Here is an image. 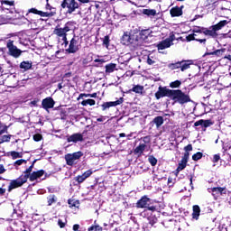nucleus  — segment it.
<instances>
[{"instance_id": "obj_1", "label": "nucleus", "mask_w": 231, "mask_h": 231, "mask_svg": "<svg viewBox=\"0 0 231 231\" xmlns=\"http://www.w3.org/2000/svg\"><path fill=\"white\" fill-rule=\"evenodd\" d=\"M171 100H173L174 104H180V106H184V104L192 102L190 96L185 94L181 89H172Z\"/></svg>"}, {"instance_id": "obj_2", "label": "nucleus", "mask_w": 231, "mask_h": 231, "mask_svg": "<svg viewBox=\"0 0 231 231\" xmlns=\"http://www.w3.org/2000/svg\"><path fill=\"white\" fill-rule=\"evenodd\" d=\"M121 42L125 46H133L134 48H138V43L136 42V35L131 34L129 32H125Z\"/></svg>"}, {"instance_id": "obj_3", "label": "nucleus", "mask_w": 231, "mask_h": 231, "mask_svg": "<svg viewBox=\"0 0 231 231\" xmlns=\"http://www.w3.org/2000/svg\"><path fill=\"white\" fill-rule=\"evenodd\" d=\"M81 4H79L78 0H63L61 3V8H68L67 13L72 14L75 10L80 8Z\"/></svg>"}, {"instance_id": "obj_4", "label": "nucleus", "mask_w": 231, "mask_h": 231, "mask_svg": "<svg viewBox=\"0 0 231 231\" xmlns=\"http://www.w3.org/2000/svg\"><path fill=\"white\" fill-rule=\"evenodd\" d=\"M172 96V89L168 88L167 87L159 86L158 91L155 92V98L156 100H160V98H171Z\"/></svg>"}, {"instance_id": "obj_5", "label": "nucleus", "mask_w": 231, "mask_h": 231, "mask_svg": "<svg viewBox=\"0 0 231 231\" xmlns=\"http://www.w3.org/2000/svg\"><path fill=\"white\" fill-rule=\"evenodd\" d=\"M80 37L74 35L73 38L70 40L69 48L66 50V51L69 53H77V51L80 50Z\"/></svg>"}, {"instance_id": "obj_6", "label": "nucleus", "mask_w": 231, "mask_h": 231, "mask_svg": "<svg viewBox=\"0 0 231 231\" xmlns=\"http://www.w3.org/2000/svg\"><path fill=\"white\" fill-rule=\"evenodd\" d=\"M28 180H25L23 178V175H21L20 177H18L15 180H12L9 183L7 191L8 192H12L14 189H19V187H23L24 185V183H26Z\"/></svg>"}, {"instance_id": "obj_7", "label": "nucleus", "mask_w": 231, "mask_h": 231, "mask_svg": "<svg viewBox=\"0 0 231 231\" xmlns=\"http://www.w3.org/2000/svg\"><path fill=\"white\" fill-rule=\"evenodd\" d=\"M6 48L8 49L9 55L14 57V59L21 57V54L23 53L21 50L17 49V46L14 45V41L12 40L7 41Z\"/></svg>"}, {"instance_id": "obj_8", "label": "nucleus", "mask_w": 231, "mask_h": 231, "mask_svg": "<svg viewBox=\"0 0 231 231\" xmlns=\"http://www.w3.org/2000/svg\"><path fill=\"white\" fill-rule=\"evenodd\" d=\"M149 35H151V30L145 29L142 30L139 32V35H135V41L137 42V48H140L149 39Z\"/></svg>"}, {"instance_id": "obj_9", "label": "nucleus", "mask_w": 231, "mask_h": 231, "mask_svg": "<svg viewBox=\"0 0 231 231\" xmlns=\"http://www.w3.org/2000/svg\"><path fill=\"white\" fill-rule=\"evenodd\" d=\"M88 133V130L83 131L82 134H73L71 135L67 136V142L68 143H78V142H84V134Z\"/></svg>"}, {"instance_id": "obj_10", "label": "nucleus", "mask_w": 231, "mask_h": 231, "mask_svg": "<svg viewBox=\"0 0 231 231\" xmlns=\"http://www.w3.org/2000/svg\"><path fill=\"white\" fill-rule=\"evenodd\" d=\"M30 14H34L35 15H40V17H53L55 15V12H42L39 11L37 8H31L28 10V13L26 14V17L30 15Z\"/></svg>"}, {"instance_id": "obj_11", "label": "nucleus", "mask_w": 231, "mask_h": 231, "mask_svg": "<svg viewBox=\"0 0 231 231\" xmlns=\"http://www.w3.org/2000/svg\"><path fill=\"white\" fill-rule=\"evenodd\" d=\"M120 104H124V97H120L116 101L104 102L101 105L102 111H106V109H109V107H116V106H120Z\"/></svg>"}, {"instance_id": "obj_12", "label": "nucleus", "mask_w": 231, "mask_h": 231, "mask_svg": "<svg viewBox=\"0 0 231 231\" xmlns=\"http://www.w3.org/2000/svg\"><path fill=\"white\" fill-rule=\"evenodd\" d=\"M187 163H189V153L184 154L180 160V162H179V165L175 170L176 176H178V174H180V172H181V171L187 167Z\"/></svg>"}, {"instance_id": "obj_13", "label": "nucleus", "mask_w": 231, "mask_h": 231, "mask_svg": "<svg viewBox=\"0 0 231 231\" xmlns=\"http://www.w3.org/2000/svg\"><path fill=\"white\" fill-rule=\"evenodd\" d=\"M225 51V49H218L211 52H206L203 57H206L207 59H216V57H223Z\"/></svg>"}, {"instance_id": "obj_14", "label": "nucleus", "mask_w": 231, "mask_h": 231, "mask_svg": "<svg viewBox=\"0 0 231 231\" xmlns=\"http://www.w3.org/2000/svg\"><path fill=\"white\" fill-rule=\"evenodd\" d=\"M183 8H185L184 5L180 6H174L170 10L171 17H181L183 15Z\"/></svg>"}, {"instance_id": "obj_15", "label": "nucleus", "mask_w": 231, "mask_h": 231, "mask_svg": "<svg viewBox=\"0 0 231 231\" xmlns=\"http://www.w3.org/2000/svg\"><path fill=\"white\" fill-rule=\"evenodd\" d=\"M151 203V199L147 196H143L135 204L136 208H146Z\"/></svg>"}, {"instance_id": "obj_16", "label": "nucleus", "mask_w": 231, "mask_h": 231, "mask_svg": "<svg viewBox=\"0 0 231 231\" xmlns=\"http://www.w3.org/2000/svg\"><path fill=\"white\" fill-rule=\"evenodd\" d=\"M42 106L45 111H48V109H53L55 106V100H53L51 97H46L42 99Z\"/></svg>"}, {"instance_id": "obj_17", "label": "nucleus", "mask_w": 231, "mask_h": 231, "mask_svg": "<svg viewBox=\"0 0 231 231\" xmlns=\"http://www.w3.org/2000/svg\"><path fill=\"white\" fill-rule=\"evenodd\" d=\"M212 196L217 199L219 196H223V194H226V188L222 187H215L211 188Z\"/></svg>"}, {"instance_id": "obj_18", "label": "nucleus", "mask_w": 231, "mask_h": 231, "mask_svg": "<svg viewBox=\"0 0 231 231\" xmlns=\"http://www.w3.org/2000/svg\"><path fill=\"white\" fill-rule=\"evenodd\" d=\"M213 122L210 119H200L199 121H196L194 123V127H199V125H201V127H204L205 129H207V127H210V125H213Z\"/></svg>"}, {"instance_id": "obj_19", "label": "nucleus", "mask_w": 231, "mask_h": 231, "mask_svg": "<svg viewBox=\"0 0 231 231\" xmlns=\"http://www.w3.org/2000/svg\"><path fill=\"white\" fill-rule=\"evenodd\" d=\"M202 33L204 35H207L208 37H212V39L217 38V32L214 30V27L212 25L209 28H202Z\"/></svg>"}, {"instance_id": "obj_20", "label": "nucleus", "mask_w": 231, "mask_h": 231, "mask_svg": "<svg viewBox=\"0 0 231 231\" xmlns=\"http://www.w3.org/2000/svg\"><path fill=\"white\" fill-rule=\"evenodd\" d=\"M44 170H40L37 171H32L29 180L30 181H35V180H39V178H42L44 176Z\"/></svg>"}, {"instance_id": "obj_21", "label": "nucleus", "mask_w": 231, "mask_h": 231, "mask_svg": "<svg viewBox=\"0 0 231 231\" xmlns=\"http://www.w3.org/2000/svg\"><path fill=\"white\" fill-rule=\"evenodd\" d=\"M35 162H37V160H34L32 162V163L31 164V166H29L24 171L23 175V178L28 181V179L30 178V176H32V171H33V167L35 165Z\"/></svg>"}, {"instance_id": "obj_22", "label": "nucleus", "mask_w": 231, "mask_h": 231, "mask_svg": "<svg viewBox=\"0 0 231 231\" xmlns=\"http://www.w3.org/2000/svg\"><path fill=\"white\" fill-rule=\"evenodd\" d=\"M226 24H228V21L222 20L219 23H217V24L212 25L213 30H215V33H217V32H219V30H222L223 28H225V26H226Z\"/></svg>"}, {"instance_id": "obj_23", "label": "nucleus", "mask_w": 231, "mask_h": 231, "mask_svg": "<svg viewBox=\"0 0 231 231\" xmlns=\"http://www.w3.org/2000/svg\"><path fill=\"white\" fill-rule=\"evenodd\" d=\"M143 15H146V17H156L158 15V13L156 12V9H143L142 10Z\"/></svg>"}, {"instance_id": "obj_24", "label": "nucleus", "mask_w": 231, "mask_h": 231, "mask_svg": "<svg viewBox=\"0 0 231 231\" xmlns=\"http://www.w3.org/2000/svg\"><path fill=\"white\" fill-rule=\"evenodd\" d=\"M192 208H193L192 219H195L196 221H198L201 214V208L198 205H194Z\"/></svg>"}, {"instance_id": "obj_25", "label": "nucleus", "mask_w": 231, "mask_h": 231, "mask_svg": "<svg viewBox=\"0 0 231 231\" xmlns=\"http://www.w3.org/2000/svg\"><path fill=\"white\" fill-rule=\"evenodd\" d=\"M105 71L106 75H111L114 71H116V63H108L105 66Z\"/></svg>"}, {"instance_id": "obj_26", "label": "nucleus", "mask_w": 231, "mask_h": 231, "mask_svg": "<svg viewBox=\"0 0 231 231\" xmlns=\"http://www.w3.org/2000/svg\"><path fill=\"white\" fill-rule=\"evenodd\" d=\"M171 46H172L171 44V41H168L167 39H165L164 41H162L161 42H159L157 44V49L158 50H166V48H171Z\"/></svg>"}, {"instance_id": "obj_27", "label": "nucleus", "mask_w": 231, "mask_h": 231, "mask_svg": "<svg viewBox=\"0 0 231 231\" xmlns=\"http://www.w3.org/2000/svg\"><path fill=\"white\" fill-rule=\"evenodd\" d=\"M53 33H54V35H56L57 37H60L61 39L63 37H66V35H68V33H65L64 30L61 27H60L59 25L55 27Z\"/></svg>"}, {"instance_id": "obj_28", "label": "nucleus", "mask_w": 231, "mask_h": 231, "mask_svg": "<svg viewBox=\"0 0 231 231\" xmlns=\"http://www.w3.org/2000/svg\"><path fill=\"white\" fill-rule=\"evenodd\" d=\"M65 161H66V164L69 165V167H73V165H75V158L73 157V155L71 153H67L65 155Z\"/></svg>"}, {"instance_id": "obj_29", "label": "nucleus", "mask_w": 231, "mask_h": 231, "mask_svg": "<svg viewBox=\"0 0 231 231\" xmlns=\"http://www.w3.org/2000/svg\"><path fill=\"white\" fill-rule=\"evenodd\" d=\"M146 147H147V145L140 143L134 150V154H139V156H142L143 154V152L145 151Z\"/></svg>"}, {"instance_id": "obj_30", "label": "nucleus", "mask_w": 231, "mask_h": 231, "mask_svg": "<svg viewBox=\"0 0 231 231\" xmlns=\"http://www.w3.org/2000/svg\"><path fill=\"white\" fill-rule=\"evenodd\" d=\"M190 64H192L191 60H181L180 61V70L187 71L190 68Z\"/></svg>"}, {"instance_id": "obj_31", "label": "nucleus", "mask_w": 231, "mask_h": 231, "mask_svg": "<svg viewBox=\"0 0 231 231\" xmlns=\"http://www.w3.org/2000/svg\"><path fill=\"white\" fill-rule=\"evenodd\" d=\"M32 61H22L20 63V69H23V71H28V69H32Z\"/></svg>"}, {"instance_id": "obj_32", "label": "nucleus", "mask_w": 231, "mask_h": 231, "mask_svg": "<svg viewBox=\"0 0 231 231\" xmlns=\"http://www.w3.org/2000/svg\"><path fill=\"white\" fill-rule=\"evenodd\" d=\"M163 116H158L152 120V124H155L156 127H162L163 125Z\"/></svg>"}, {"instance_id": "obj_33", "label": "nucleus", "mask_w": 231, "mask_h": 231, "mask_svg": "<svg viewBox=\"0 0 231 231\" xmlns=\"http://www.w3.org/2000/svg\"><path fill=\"white\" fill-rule=\"evenodd\" d=\"M130 91H133V93H137L139 95H142L143 93V86L142 85H134Z\"/></svg>"}, {"instance_id": "obj_34", "label": "nucleus", "mask_w": 231, "mask_h": 231, "mask_svg": "<svg viewBox=\"0 0 231 231\" xmlns=\"http://www.w3.org/2000/svg\"><path fill=\"white\" fill-rule=\"evenodd\" d=\"M7 156H11L12 160H17V158H23V153L15 151L7 152Z\"/></svg>"}, {"instance_id": "obj_35", "label": "nucleus", "mask_w": 231, "mask_h": 231, "mask_svg": "<svg viewBox=\"0 0 231 231\" xmlns=\"http://www.w3.org/2000/svg\"><path fill=\"white\" fill-rule=\"evenodd\" d=\"M47 205L48 207H51L53 203H57V196L55 195H49L47 197Z\"/></svg>"}, {"instance_id": "obj_36", "label": "nucleus", "mask_w": 231, "mask_h": 231, "mask_svg": "<svg viewBox=\"0 0 231 231\" xmlns=\"http://www.w3.org/2000/svg\"><path fill=\"white\" fill-rule=\"evenodd\" d=\"M149 224L151 225V226H154V225H156V223H158V217H156V216L153 215H150L147 217Z\"/></svg>"}, {"instance_id": "obj_37", "label": "nucleus", "mask_w": 231, "mask_h": 231, "mask_svg": "<svg viewBox=\"0 0 231 231\" xmlns=\"http://www.w3.org/2000/svg\"><path fill=\"white\" fill-rule=\"evenodd\" d=\"M97 104V101L95 99H85L81 102V106H95Z\"/></svg>"}, {"instance_id": "obj_38", "label": "nucleus", "mask_w": 231, "mask_h": 231, "mask_svg": "<svg viewBox=\"0 0 231 231\" xmlns=\"http://www.w3.org/2000/svg\"><path fill=\"white\" fill-rule=\"evenodd\" d=\"M180 66H181L180 61L168 64L169 69H171V70L180 69Z\"/></svg>"}, {"instance_id": "obj_39", "label": "nucleus", "mask_w": 231, "mask_h": 231, "mask_svg": "<svg viewBox=\"0 0 231 231\" xmlns=\"http://www.w3.org/2000/svg\"><path fill=\"white\" fill-rule=\"evenodd\" d=\"M147 210H150V212H158V206L152 205L151 202H149L148 206H146V208L144 209V212H147Z\"/></svg>"}, {"instance_id": "obj_40", "label": "nucleus", "mask_w": 231, "mask_h": 231, "mask_svg": "<svg viewBox=\"0 0 231 231\" xmlns=\"http://www.w3.org/2000/svg\"><path fill=\"white\" fill-rule=\"evenodd\" d=\"M11 125H6L3 123H0V135L5 134V133H8V127H10Z\"/></svg>"}, {"instance_id": "obj_41", "label": "nucleus", "mask_w": 231, "mask_h": 231, "mask_svg": "<svg viewBox=\"0 0 231 231\" xmlns=\"http://www.w3.org/2000/svg\"><path fill=\"white\" fill-rule=\"evenodd\" d=\"M148 162L152 165V167H156L158 163V159H156V157H154L153 155H150L148 158Z\"/></svg>"}, {"instance_id": "obj_42", "label": "nucleus", "mask_w": 231, "mask_h": 231, "mask_svg": "<svg viewBox=\"0 0 231 231\" xmlns=\"http://www.w3.org/2000/svg\"><path fill=\"white\" fill-rule=\"evenodd\" d=\"M201 158H203V152H198L192 155L193 162H199Z\"/></svg>"}, {"instance_id": "obj_43", "label": "nucleus", "mask_w": 231, "mask_h": 231, "mask_svg": "<svg viewBox=\"0 0 231 231\" xmlns=\"http://www.w3.org/2000/svg\"><path fill=\"white\" fill-rule=\"evenodd\" d=\"M72 155V157L74 158V160H80V158H82L84 156V153L80 151L79 152H75L73 153H70Z\"/></svg>"}, {"instance_id": "obj_44", "label": "nucleus", "mask_w": 231, "mask_h": 231, "mask_svg": "<svg viewBox=\"0 0 231 231\" xmlns=\"http://www.w3.org/2000/svg\"><path fill=\"white\" fill-rule=\"evenodd\" d=\"M180 86H181V82L178 79L170 83V88H171V89L178 88Z\"/></svg>"}, {"instance_id": "obj_45", "label": "nucleus", "mask_w": 231, "mask_h": 231, "mask_svg": "<svg viewBox=\"0 0 231 231\" xmlns=\"http://www.w3.org/2000/svg\"><path fill=\"white\" fill-rule=\"evenodd\" d=\"M11 139H12V134L3 135L0 138V143H5V142L8 143L10 142Z\"/></svg>"}, {"instance_id": "obj_46", "label": "nucleus", "mask_w": 231, "mask_h": 231, "mask_svg": "<svg viewBox=\"0 0 231 231\" xmlns=\"http://www.w3.org/2000/svg\"><path fill=\"white\" fill-rule=\"evenodd\" d=\"M103 46H106V48H109V42H111V40L109 39V35L105 36L102 39Z\"/></svg>"}, {"instance_id": "obj_47", "label": "nucleus", "mask_w": 231, "mask_h": 231, "mask_svg": "<svg viewBox=\"0 0 231 231\" xmlns=\"http://www.w3.org/2000/svg\"><path fill=\"white\" fill-rule=\"evenodd\" d=\"M75 181H77L78 183H84V181H86V177L84 176V174L78 175L77 177H75Z\"/></svg>"}, {"instance_id": "obj_48", "label": "nucleus", "mask_w": 231, "mask_h": 231, "mask_svg": "<svg viewBox=\"0 0 231 231\" xmlns=\"http://www.w3.org/2000/svg\"><path fill=\"white\" fill-rule=\"evenodd\" d=\"M192 149L193 147L190 143L184 147V151H185L184 154H188V158H189L190 151H192Z\"/></svg>"}, {"instance_id": "obj_49", "label": "nucleus", "mask_w": 231, "mask_h": 231, "mask_svg": "<svg viewBox=\"0 0 231 231\" xmlns=\"http://www.w3.org/2000/svg\"><path fill=\"white\" fill-rule=\"evenodd\" d=\"M141 140L143 142V144L149 145V143H151V135H146L144 137H142Z\"/></svg>"}, {"instance_id": "obj_50", "label": "nucleus", "mask_w": 231, "mask_h": 231, "mask_svg": "<svg viewBox=\"0 0 231 231\" xmlns=\"http://www.w3.org/2000/svg\"><path fill=\"white\" fill-rule=\"evenodd\" d=\"M1 5H2V6H3V5H7L8 6H14L15 5V1H14V0H4V1H2V3H1Z\"/></svg>"}, {"instance_id": "obj_51", "label": "nucleus", "mask_w": 231, "mask_h": 231, "mask_svg": "<svg viewBox=\"0 0 231 231\" xmlns=\"http://www.w3.org/2000/svg\"><path fill=\"white\" fill-rule=\"evenodd\" d=\"M102 231V226H98V225H95V226H91L90 227H88V231Z\"/></svg>"}, {"instance_id": "obj_52", "label": "nucleus", "mask_w": 231, "mask_h": 231, "mask_svg": "<svg viewBox=\"0 0 231 231\" xmlns=\"http://www.w3.org/2000/svg\"><path fill=\"white\" fill-rule=\"evenodd\" d=\"M196 37H198V34H196V33L189 34L186 37V41H188V42H190V41H196Z\"/></svg>"}, {"instance_id": "obj_53", "label": "nucleus", "mask_w": 231, "mask_h": 231, "mask_svg": "<svg viewBox=\"0 0 231 231\" xmlns=\"http://www.w3.org/2000/svg\"><path fill=\"white\" fill-rule=\"evenodd\" d=\"M23 163H28V161L24 160V159H20L17 160L16 162H14V165L15 167V165H23Z\"/></svg>"}, {"instance_id": "obj_54", "label": "nucleus", "mask_w": 231, "mask_h": 231, "mask_svg": "<svg viewBox=\"0 0 231 231\" xmlns=\"http://www.w3.org/2000/svg\"><path fill=\"white\" fill-rule=\"evenodd\" d=\"M69 24H71V23L68 22L65 23L64 28H62L65 33H68V32H70L71 28H69Z\"/></svg>"}, {"instance_id": "obj_55", "label": "nucleus", "mask_w": 231, "mask_h": 231, "mask_svg": "<svg viewBox=\"0 0 231 231\" xmlns=\"http://www.w3.org/2000/svg\"><path fill=\"white\" fill-rule=\"evenodd\" d=\"M33 140H34V142H41V140H42V134H34Z\"/></svg>"}, {"instance_id": "obj_56", "label": "nucleus", "mask_w": 231, "mask_h": 231, "mask_svg": "<svg viewBox=\"0 0 231 231\" xmlns=\"http://www.w3.org/2000/svg\"><path fill=\"white\" fill-rule=\"evenodd\" d=\"M219 160H221V155H219V153H217L213 156L212 162H213V163H217V162H219Z\"/></svg>"}, {"instance_id": "obj_57", "label": "nucleus", "mask_w": 231, "mask_h": 231, "mask_svg": "<svg viewBox=\"0 0 231 231\" xmlns=\"http://www.w3.org/2000/svg\"><path fill=\"white\" fill-rule=\"evenodd\" d=\"M68 203L70 208H73V207H77V201H75L74 199H69L68 200Z\"/></svg>"}, {"instance_id": "obj_58", "label": "nucleus", "mask_w": 231, "mask_h": 231, "mask_svg": "<svg viewBox=\"0 0 231 231\" xmlns=\"http://www.w3.org/2000/svg\"><path fill=\"white\" fill-rule=\"evenodd\" d=\"M91 174H93V171L88 170L87 171H85L83 173V176H85V179L88 180V178H89V176H91Z\"/></svg>"}, {"instance_id": "obj_59", "label": "nucleus", "mask_w": 231, "mask_h": 231, "mask_svg": "<svg viewBox=\"0 0 231 231\" xmlns=\"http://www.w3.org/2000/svg\"><path fill=\"white\" fill-rule=\"evenodd\" d=\"M203 28L205 27H197L193 29V33H203Z\"/></svg>"}, {"instance_id": "obj_60", "label": "nucleus", "mask_w": 231, "mask_h": 231, "mask_svg": "<svg viewBox=\"0 0 231 231\" xmlns=\"http://www.w3.org/2000/svg\"><path fill=\"white\" fill-rule=\"evenodd\" d=\"M224 80H225L226 82H227V83H224V84H223L224 88H230V86H231L230 78H226V79H224Z\"/></svg>"}, {"instance_id": "obj_61", "label": "nucleus", "mask_w": 231, "mask_h": 231, "mask_svg": "<svg viewBox=\"0 0 231 231\" xmlns=\"http://www.w3.org/2000/svg\"><path fill=\"white\" fill-rule=\"evenodd\" d=\"M3 187H5V184H2V187L0 188V196H5V194H6V189Z\"/></svg>"}, {"instance_id": "obj_62", "label": "nucleus", "mask_w": 231, "mask_h": 231, "mask_svg": "<svg viewBox=\"0 0 231 231\" xmlns=\"http://www.w3.org/2000/svg\"><path fill=\"white\" fill-rule=\"evenodd\" d=\"M58 225H59L60 228H64V226H66V223L63 222L62 219L58 220Z\"/></svg>"}, {"instance_id": "obj_63", "label": "nucleus", "mask_w": 231, "mask_h": 231, "mask_svg": "<svg viewBox=\"0 0 231 231\" xmlns=\"http://www.w3.org/2000/svg\"><path fill=\"white\" fill-rule=\"evenodd\" d=\"M167 41H170V44L172 45V42H174L175 36L174 34L171 35L169 38H166Z\"/></svg>"}, {"instance_id": "obj_64", "label": "nucleus", "mask_w": 231, "mask_h": 231, "mask_svg": "<svg viewBox=\"0 0 231 231\" xmlns=\"http://www.w3.org/2000/svg\"><path fill=\"white\" fill-rule=\"evenodd\" d=\"M79 229H80V225L79 224H75L72 227V230L74 231H80Z\"/></svg>"}]
</instances>
